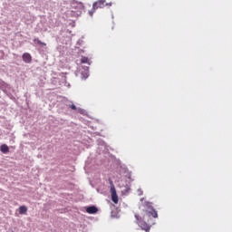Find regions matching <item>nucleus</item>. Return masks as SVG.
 <instances>
[{"instance_id": "1", "label": "nucleus", "mask_w": 232, "mask_h": 232, "mask_svg": "<svg viewBox=\"0 0 232 232\" xmlns=\"http://www.w3.org/2000/svg\"><path fill=\"white\" fill-rule=\"evenodd\" d=\"M151 217L153 218H159L157 210L153 208L150 210H145L142 218H140L138 214H135V218L139 227H140L143 231L150 232V229H151Z\"/></svg>"}, {"instance_id": "2", "label": "nucleus", "mask_w": 232, "mask_h": 232, "mask_svg": "<svg viewBox=\"0 0 232 232\" xmlns=\"http://www.w3.org/2000/svg\"><path fill=\"white\" fill-rule=\"evenodd\" d=\"M93 10H99V8H105V6H111V3H106V0H98L92 5Z\"/></svg>"}, {"instance_id": "3", "label": "nucleus", "mask_w": 232, "mask_h": 232, "mask_svg": "<svg viewBox=\"0 0 232 232\" xmlns=\"http://www.w3.org/2000/svg\"><path fill=\"white\" fill-rule=\"evenodd\" d=\"M111 195L112 202L114 204H119V196L117 195V190L115 189V185H113V181H111Z\"/></svg>"}, {"instance_id": "4", "label": "nucleus", "mask_w": 232, "mask_h": 232, "mask_svg": "<svg viewBox=\"0 0 232 232\" xmlns=\"http://www.w3.org/2000/svg\"><path fill=\"white\" fill-rule=\"evenodd\" d=\"M23 61H24L27 64L32 63V54L28 53H24L22 56Z\"/></svg>"}, {"instance_id": "5", "label": "nucleus", "mask_w": 232, "mask_h": 232, "mask_svg": "<svg viewBox=\"0 0 232 232\" xmlns=\"http://www.w3.org/2000/svg\"><path fill=\"white\" fill-rule=\"evenodd\" d=\"M99 211V208L95 206H91L86 208V212L89 213V215H95Z\"/></svg>"}, {"instance_id": "6", "label": "nucleus", "mask_w": 232, "mask_h": 232, "mask_svg": "<svg viewBox=\"0 0 232 232\" xmlns=\"http://www.w3.org/2000/svg\"><path fill=\"white\" fill-rule=\"evenodd\" d=\"M0 151L2 153H8L10 151V148H8V145L3 144L0 146Z\"/></svg>"}, {"instance_id": "7", "label": "nucleus", "mask_w": 232, "mask_h": 232, "mask_svg": "<svg viewBox=\"0 0 232 232\" xmlns=\"http://www.w3.org/2000/svg\"><path fill=\"white\" fill-rule=\"evenodd\" d=\"M26 211H28V208H26V206L19 207V214L20 215H25Z\"/></svg>"}, {"instance_id": "8", "label": "nucleus", "mask_w": 232, "mask_h": 232, "mask_svg": "<svg viewBox=\"0 0 232 232\" xmlns=\"http://www.w3.org/2000/svg\"><path fill=\"white\" fill-rule=\"evenodd\" d=\"M81 63L82 64H90V59H88V57L86 56H82L81 59Z\"/></svg>"}, {"instance_id": "9", "label": "nucleus", "mask_w": 232, "mask_h": 232, "mask_svg": "<svg viewBox=\"0 0 232 232\" xmlns=\"http://www.w3.org/2000/svg\"><path fill=\"white\" fill-rule=\"evenodd\" d=\"M34 43H35V44H39L40 46H46V43L41 42V40L37 38L34 39Z\"/></svg>"}, {"instance_id": "10", "label": "nucleus", "mask_w": 232, "mask_h": 232, "mask_svg": "<svg viewBox=\"0 0 232 232\" xmlns=\"http://www.w3.org/2000/svg\"><path fill=\"white\" fill-rule=\"evenodd\" d=\"M93 14H95V10H93V5H92V9L89 11V14L91 15V17H93Z\"/></svg>"}, {"instance_id": "11", "label": "nucleus", "mask_w": 232, "mask_h": 232, "mask_svg": "<svg viewBox=\"0 0 232 232\" xmlns=\"http://www.w3.org/2000/svg\"><path fill=\"white\" fill-rule=\"evenodd\" d=\"M69 108H71V110H77L75 104L69 105Z\"/></svg>"}]
</instances>
